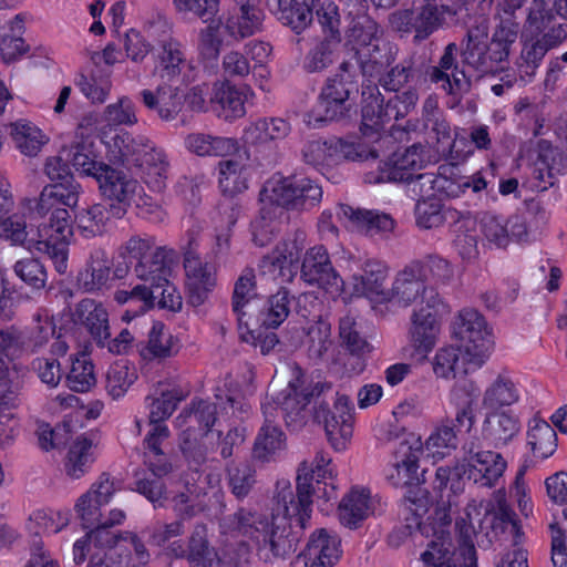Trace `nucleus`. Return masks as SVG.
Segmentation results:
<instances>
[{"label": "nucleus", "instance_id": "1", "mask_svg": "<svg viewBox=\"0 0 567 567\" xmlns=\"http://www.w3.org/2000/svg\"><path fill=\"white\" fill-rule=\"evenodd\" d=\"M313 474H299L296 493L290 484L282 486L276 496L282 515H272L271 522L260 535V551L265 560L278 564L289 559L297 550L306 523L311 516Z\"/></svg>", "mask_w": 567, "mask_h": 567}, {"label": "nucleus", "instance_id": "2", "mask_svg": "<svg viewBox=\"0 0 567 567\" xmlns=\"http://www.w3.org/2000/svg\"><path fill=\"white\" fill-rule=\"evenodd\" d=\"M112 156L122 165L136 168L145 183L161 192L165 187L168 162L147 137L121 132L113 137Z\"/></svg>", "mask_w": 567, "mask_h": 567}, {"label": "nucleus", "instance_id": "3", "mask_svg": "<svg viewBox=\"0 0 567 567\" xmlns=\"http://www.w3.org/2000/svg\"><path fill=\"white\" fill-rule=\"evenodd\" d=\"M288 375L272 379L268 386L267 396L280 409L287 424L305 422V411L308 404L318 400L330 390V382H317L306 385L302 369L297 363L288 364Z\"/></svg>", "mask_w": 567, "mask_h": 567}, {"label": "nucleus", "instance_id": "4", "mask_svg": "<svg viewBox=\"0 0 567 567\" xmlns=\"http://www.w3.org/2000/svg\"><path fill=\"white\" fill-rule=\"evenodd\" d=\"M455 14L456 10L441 0H419L411 8L392 12L389 22L393 31L401 35L414 33L413 42L421 43L446 24V16Z\"/></svg>", "mask_w": 567, "mask_h": 567}, {"label": "nucleus", "instance_id": "5", "mask_svg": "<svg viewBox=\"0 0 567 567\" xmlns=\"http://www.w3.org/2000/svg\"><path fill=\"white\" fill-rule=\"evenodd\" d=\"M470 454L467 463H457L454 467H439L435 473L434 488L442 492L446 488L449 482H452L451 491L453 494H456V483L458 484L460 480L465 475L468 480H474V482L481 480L483 485L492 487L503 475L506 462L499 453L492 451L473 452L471 449Z\"/></svg>", "mask_w": 567, "mask_h": 567}, {"label": "nucleus", "instance_id": "6", "mask_svg": "<svg viewBox=\"0 0 567 567\" xmlns=\"http://www.w3.org/2000/svg\"><path fill=\"white\" fill-rule=\"evenodd\" d=\"M453 336L460 342L463 360L481 367L493 346L484 317L475 309L461 310L453 322Z\"/></svg>", "mask_w": 567, "mask_h": 567}, {"label": "nucleus", "instance_id": "7", "mask_svg": "<svg viewBox=\"0 0 567 567\" xmlns=\"http://www.w3.org/2000/svg\"><path fill=\"white\" fill-rule=\"evenodd\" d=\"M313 409V419L323 424L331 445L342 449L352 435L353 414L349 398L336 392L330 383V390L322 394Z\"/></svg>", "mask_w": 567, "mask_h": 567}, {"label": "nucleus", "instance_id": "8", "mask_svg": "<svg viewBox=\"0 0 567 567\" xmlns=\"http://www.w3.org/2000/svg\"><path fill=\"white\" fill-rule=\"evenodd\" d=\"M457 56L458 45L450 42L444 47L437 64L427 70L431 83L441 84L442 90L455 100V104H460L474 85L473 74L466 71L467 66L458 63Z\"/></svg>", "mask_w": 567, "mask_h": 567}, {"label": "nucleus", "instance_id": "9", "mask_svg": "<svg viewBox=\"0 0 567 567\" xmlns=\"http://www.w3.org/2000/svg\"><path fill=\"white\" fill-rule=\"evenodd\" d=\"M322 188L308 177H282L271 184L269 199L288 210H308L320 204Z\"/></svg>", "mask_w": 567, "mask_h": 567}, {"label": "nucleus", "instance_id": "10", "mask_svg": "<svg viewBox=\"0 0 567 567\" xmlns=\"http://www.w3.org/2000/svg\"><path fill=\"white\" fill-rule=\"evenodd\" d=\"M423 266L420 262H412L400 271L392 285L389 300L408 307L419 298L421 303L429 308L442 306V299L432 287H426L422 279Z\"/></svg>", "mask_w": 567, "mask_h": 567}, {"label": "nucleus", "instance_id": "11", "mask_svg": "<svg viewBox=\"0 0 567 567\" xmlns=\"http://www.w3.org/2000/svg\"><path fill=\"white\" fill-rule=\"evenodd\" d=\"M97 172L100 173L95 179L99 183L102 195L115 202L110 204L112 217L120 219L127 213V208L137 188V182L107 164H102Z\"/></svg>", "mask_w": 567, "mask_h": 567}, {"label": "nucleus", "instance_id": "12", "mask_svg": "<svg viewBox=\"0 0 567 567\" xmlns=\"http://www.w3.org/2000/svg\"><path fill=\"white\" fill-rule=\"evenodd\" d=\"M458 55L463 66L478 73L476 80L496 71L488 48V32L485 24L467 29L458 45Z\"/></svg>", "mask_w": 567, "mask_h": 567}, {"label": "nucleus", "instance_id": "13", "mask_svg": "<svg viewBox=\"0 0 567 567\" xmlns=\"http://www.w3.org/2000/svg\"><path fill=\"white\" fill-rule=\"evenodd\" d=\"M301 278L309 285H317L330 293L343 291V280L333 268L323 246L307 250L301 264Z\"/></svg>", "mask_w": 567, "mask_h": 567}, {"label": "nucleus", "instance_id": "14", "mask_svg": "<svg viewBox=\"0 0 567 567\" xmlns=\"http://www.w3.org/2000/svg\"><path fill=\"white\" fill-rule=\"evenodd\" d=\"M194 244L195 239L190 238L184 251V268L188 302L198 307L208 298L216 285V278L213 268L207 262H202L193 247Z\"/></svg>", "mask_w": 567, "mask_h": 567}, {"label": "nucleus", "instance_id": "15", "mask_svg": "<svg viewBox=\"0 0 567 567\" xmlns=\"http://www.w3.org/2000/svg\"><path fill=\"white\" fill-rule=\"evenodd\" d=\"M421 561L426 567H478L475 547H454L452 539L444 536L429 542Z\"/></svg>", "mask_w": 567, "mask_h": 567}, {"label": "nucleus", "instance_id": "16", "mask_svg": "<svg viewBox=\"0 0 567 567\" xmlns=\"http://www.w3.org/2000/svg\"><path fill=\"white\" fill-rule=\"evenodd\" d=\"M359 131L364 137H378L391 121L384 96L377 84L363 86L360 103Z\"/></svg>", "mask_w": 567, "mask_h": 567}, {"label": "nucleus", "instance_id": "17", "mask_svg": "<svg viewBox=\"0 0 567 567\" xmlns=\"http://www.w3.org/2000/svg\"><path fill=\"white\" fill-rule=\"evenodd\" d=\"M320 0H266L276 19L295 34H301L313 21V10Z\"/></svg>", "mask_w": 567, "mask_h": 567}, {"label": "nucleus", "instance_id": "18", "mask_svg": "<svg viewBox=\"0 0 567 567\" xmlns=\"http://www.w3.org/2000/svg\"><path fill=\"white\" fill-rule=\"evenodd\" d=\"M293 301L295 295L288 288L280 287L277 292L267 297L259 308L250 307L244 315H248V320L260 327L276 329L291 315Z\"/></svg>", "mask_w": 567, "mask_h": 567}, {"label": "nucleus", "instance_id": "19", "mask_svg": "<svg viewBox=\"0 0 567 567\" xmlns=\"http://www.w3.org/2000/svg\"><path fill=\"white\" fill-rule=\"evenodd\" d=\"M446 311V306L437 308L421 307L412 315V327L410 329L411 342L417 354L424 357L435 344L440 331L439 316Z\"/></svg>", "mask_w": 567, "mask_h": 567}, {"label": "nucleus", "instance_id": "20", "mask_svg": "<svg viewBox=\"0 0 567 567\" xmlns=\"http://www.w3.org/2000/svg\"><path fill=\"white\" fill-rule=\"evenodd\" d=\"M80 188L79 183L52 182L42 188L38 198L33 199L34 206L30 207V210L32 214L43 217L56 207L73 209L79 202Z\"/></svg>", "mask_w": 567, "mask_h": 567}, {"label": "nucleus", "instance_id": "21", "mask_svg": "<svg viewBox=\"0 0 567 567\" xmlns=\"http://www.w3.org/2000/svg\"><path fill=\"white\" fill-rule=\"evenodd\" d=\"M115 488L107 474L103 473L99 483L83 494L75 504V511L82 522L83 528H91L100 522V507L110 502Z\"/></svg>", "mask_w": 567, "mask_h": 567}, {"label": "nucleus", "instance_id": "22", "mask_svg": "<svg viewBox=\"0 0 567 567\" xmlns=\"http://www.w3.org/2000/svg\"><path fill=\"white\" fill-rule=\"evenodd\" d=\"M341 214L351 223L359 233L369 236H382L392 233L395 227L394 219L386 213L340 205Z\"/></svg>", "mask_w": 567, "mask_h": 567}, {"label": "nucleus", "instance_id": "23", "mask_svg": "<svg viewBox=\"0 0 567 567\" xmlns=\"http://www.w3.org/2000/svg\"><path fill=\"white\" fill-rule=\"evenodd\" d=\"M141 96L143 104L165 122L176 120L183 109L182 92L178 86L163 83L154 91L143 90Z\"/></svg>", "mask_w": 567, "mask_h": 567}, {"label": "nucleus", "instance_id": "24", "mask_svg": "<svg viewBox=\"0 0 567 567\" xmlns=\"http://www.w3.org/2000/svg\"><path fill=\"white\" fill-rule=\"evenodd\" d=\"M341 540L321 528L312 534L306 549L300 555L308 567H333L341 556Z\"/></svg>", "mask_w": 567, "mask_h": 567}, {"label": "nucleus", "instance_id": "25", "mask_svg": "<svg viewBox=\"0 0 567 567\" xmlns=\"http://www.w3.org/2000/svg\"><path fill=\"white\" fill-rule=\"evenodd\" d=\"M73 320L87 329L97 346H105L111 333L109 313L101 302L90 298L81 300L75 307Z\"/></svg>", "mask_w": 567, "mask_h": 567}, {"label": "nucleus", "instance_id": "26", "mask_svg": "<svg viewBox=\"0 0 567 567\" xmlns=\"http://www.w3.org/2000/svg\"><path fill=\"white\" fill-rule=\"evenodd\" d=\"M111 260L103 249L91 252L84 267L78 271L75 286L83 292H96L102 290L110 280Z\"/></svg>", "mask_w": 567, "mask_h": 567}, {"label": "nucleus", "instance_id": "27", "mask_svg": "<svg viewBox=\"0 0 567 567\" xmlns=\"http://www.w3.org/2000/svg\"><path fill=\"white\" fill-rule=\"evenodd\" d=\"M353 278L357 295L378 301L389 300L390 291L386 289L388 267L382 261L367 260L362 274Z\"/></svg>", "mask_w": 567, "mask_h": 567}, {"label": "nucleus", "instance_id": "28", "mask_svg": "<svg viewBox=\"0 0 567 567\" xmlns=\"http://www.w3.org/2000/svg\"><path fill=\"white\" fill-rule=\"evenodd\" d=\"M411 445L408 441H402L395 451L398 457H401L386 475L388 481L394 486H412L414 481L419 482L417 468L419 458L422 454V446L419 441Z\"/></svg>", "mask_w": 567, "mask_h": 567}, {"label": "nucleus", "instance_id": "29", "mask_svg": "<svg viewBox=\"0 0 567 567\" xmlns=\"http://www.w3.org/2000/svg\"><path fill=\"white\" fill-rule=\"evenodd\" d=\"M181 549L179 557L186 558L190 567H216L219 564V555L208 539L207 527L198 524L194 527L187 548Z\"/></svg>", "mask_w": 567, "mask_h": 567}, {"label": "nucleus", "instance_id": "30", "mask_svg": "<svg viewBox=\"0 0 567 567\" xmlns=\"http://www.w3.org/2000/svg\"><path fill=\"white\" fill-rule=\"evenodd\" d=\"M175 258L176 252L173 249L158 247L153 254H148L137 261L134 272L140 279L155 286L158 282L166 281Z\"/></svg>", "mask_w": 567, "mask_h": 567}, {"label": "nucleus", "instance_id": "31", "mask_svg": "<svg viewBox=\"0 0 567 567\" xmlns=\"http://www.w3.org/2000/svg\"><path fill=\"white\" fill-rule=\"evenodd\" d=\"M360 89V78L355 65L350 61H343L338 72L328 78L321 87V93L355 102Z\"/></svg>", "mask_w": 567, "mask_h": 567}, {"label": "nucleus", "instance_id": "32", "mask_svg": "<svg viewBox=\"0 0 567 567\" xmlns=\"http://www.w3.org/2000/svg\"><path fill=\"white\" fill-rule=\"evenodd\" d=\"M357 114L355 102L334 97L326 93L318 96V101L311 111V117L317 123L323 122H350Z\"/></svg>", "mask_w": 567, "mask_h": 567}, {"label": "nucleus", "instance_id": "33", "mask_svg": "<svg viewBox=\"0 0 567 567\" xmlns=\"http://www.w3.org/2000/svg\"><path fill=\"white\" fill-rule=\"evenodd\" d=\"M424 126L435 135L437 150L447 153L453 159L460 157L455 151V140H452V127L442 112L439 111L436 104L426 101L424 104Z\"/></svg>", "mask_w": 567, "mask_h": 567}, {"label": "nucleus", "instance_id": "34", "mask_svg": "<svg viewBox=\"0 0 567 567\" xmlns=\"http://www.w3.org/2000/svg\"><path fill=\"white\" fill-rule=\"evenodd\" d=\"M538 162L543 167L535 171V177L549 186H554L557 176L567 171V157L547 140L537 143Z\"/></svg>", "mask_w": 567, "mask_h": 567}, {"label": "nucleus", "instance_id": "35", "mask_svg": "<svg viewBox=\"0 0 567 567\" xmlns=\"http://www.w3.org/2000/svg\"><path fill=\"white\" fill-rule=\"evenodd\" d=\"M353 59L362 76L369 79L380 78L393 60L385 48L372 42L355 49Z\"/></svg>", "mask_w": 567, "mask_h": 567}, {"label": "nucleus", "instance_id": "36", "mask_svg": "<svg viewBox=\"0 0 567 567\" xmlns=\"http://www.w3.org/2000/svg\"><path fill=\"white\" fill-rule=\"evenodd\" d=\"M187 148L198 156H228L239 148L235 138L193 133L185 138Z\"/></svg>", "mask_w": 567, "mask_h": 567}, {"label": "nucleus", "instance_id": "37", "mask_svg": "<svg viewBox=\"0 0 567 567\" xmlns=\"http://www.w3.org/2000/svg\"><path fill=\"white\" fill-rule=\"evenodd\" d=\"M519 24L512 19L502 20L488 41L491 56L495 68L508 61L512 48L517 43Z\"/></svg>", "mask_w": 567, "mask_h": 567}, {"label": "nucleus", "instance_id": "38", "mask_svg": "<svg viewBox=\"0 0 567 567\" xmlns=\"http://www.w3.org/2000/svg\"><path fill=\"white\" fill-rule=\"evenodd\" d=\"M520 424L515 415L501 411L491 413L486 420L483 433L495 445L506 444L519 431Z\"/></svg>", "mask_w": 567, "mask_h": 567}, {"label": "nucleus", "instance_id": "39", "mask_svg": "<svg viewBox=\"0 0 567 567\" xmlns=\"http://www.w3.org/2000/svg\"><path fill=\"white\" fill-rule=\"evenodd\" d=\"M290 124L284 118H262L249 125L244 132V138L249 144H264L288 136Z\"/></svg>", "mask_w": 567, "mask_h": 567}, {"label": "nucleus", "instance_id": "40", "mask_svg": "<svg viewBox=\"0 0 567 567\" xmlns=\"http://www.w3.org/2000/svg\"><path fill=\"white\" fill-rule=\"evenodd\" d=\"M153 296H155V286L143 284L135 286L131 290H118L115 292L114 298L118 303H126L128 306L123 319L130 320L154 307L155 300Z\"/></svg>", "mask_w": 567, "mask_h": 567}, {"label": "nucleus", "instance_id": "41", "mask_svg": "<svg viewBox=\"0 0 567 567\" xmlns=\"http://www.w3.org/2000/svg\"><path fill=\"white\" fill-rule=\"evenodd\" d=\"M527 440L534 456L542 460L551 456L557 449V434L544 420H533Z\"/></svg>", "mask_w": 567, "mask_h": 567}, {"label": "nucleus", "instance_id": "42", "mask_svg": "<svg viewBox=\"0 0 567 567\" xmlns=\"http://www.w3.org/2000/svg\"><path fill=\"white\" fill-rule=\"evenodd\" d=\"M141 355L145 360L166 359L177 353L175 349L174 337L165 331V326L161 321L153 322L148 332L147 344L141 349Z\"/></svg>", "mask_w": 567, "mask_h": 567}, {"label": "nucleus", "instance_id": "43", "mask_svg": "<svg viewBox=\"0 0 567 567\" xmlns=\"http://www.w3.org/2000/svg\"><path fill=\"white\" fill-rule=\"evenodd\" d=\"M369 494L350 492L339 504V517L343 526L355 529L369 515Z\"/></svg>", "mask_w": 567, "mask_h": 567}, {"label": "nucleus", "instance_id": "44", "mask_svg": "<svg viewBox=\"0 0 567 567\" xmlns=\"http://www.w3.org/2000/svg\"><path fill=\"white\" fill-rule=\"evenodd\" d=\"M285 445V434L266 419L264 426L255 440L252 457L260 462H268Z\"/></svg>", "mask_w": 567, "mask_h": 567}, {"label": "nucleus", "instance_id": "45", "mask_svg": "<svg viewBox=\"0 0 567 567\" xmlns=\"http://www.w3.org/2000/svg\"><path fill=\"white\" fill-rule=\"evenodd\" d=\"M257 296L255 274L252 270H248L235 282L231 298L233 311L238 315L239 320L243 317L248 318V315L244 313L248 312L250 307L257 309L259 305Z\"/></svg>", "mask_w": 567, "mask_h": 567}, {"label": "nucleus", "instance_id": "46", "mask_svg": "<svg viewBox=\"0 0 567 567\" xmlns=\"http://www.w3.org/2000/svg\"><path fill=\"white\" fill-rule=\"evenodd\" d=\"M231 494L239 501L246 498L256 484V470L248 462H231L226 467Z\"/></svg>", "mask_w": 567, "mask_h": 567}, {"label": "nucleus", "instance_id": "47", "mask_svg": "<svg viewBox=\"0 0 567 567\" xmlns=\"http://www.w3.org/2000/svg\"><path fill=\"white\" fill-rule=\"evenodd\" d=\"M161 78L174 79L182 72V66L186 63V55L182 44L168 39L161 43V50L157 53Z\"/></svg>", "mask_w": 567, "mask_h": 567}, {"label": "nucleus", "instance_id": "48", "mask_svg": "<svg viewBox=\"0 0 567 567\" xmlns=\"http://www.w3.org/2000/svg\"><path fill=\"white\" fill-rule=\"evenodd\" d=\"M416 224L424 229L441 226L446 219L456 220V212L444 208L443 204L435 198L419 200L415 206Z\"/></svg>", "mask_w": 567, "mask_h": 567}, {"label": "nucleus", "instance_id": "49", "mask_svg": "<svg viewBox=\"0 0 567 567\" xmlns=\"http://www.w3.org/2000/svg\"><path fill=\"white\" fill-rule=\"evenodd\" d=\"M92 440L79 436L71 445L65 463L66 474L72 478H80L93 462Z\"/></svg>", "mask_w": 567, "mask_h": 567}, {"label": "nucleus", "instance_id": "50", "mask_svg": "<svg viewBox=\"0 0 567 567\" xmlns=\"http://www.w3.org/2000/svg\"><path fill=\"white\" fill-rule=\"evenodd\" d=\"M110 217H112L110 207L107 208L103 204H94L82 209L76 215V221L84 236L93 238L104 234L105 225Z\"/></svg>", "mask_w": 567, "mask_h": 567}, {"label": "nucleus", "instance_id": "51", "mask_svg": "<svg viewBox=\"0 0 567 567\" xmlns=\"http://www.w3.org/2000/svg\"><path fill=\"white\" fill-rule=\"evenodd\" d=\"M69 241L61 240L54 236H47L45 238L30 239L28 249H35L40 252L47 254L53 261L55 270L59 274H64L68 269V249Z\"/></svg>", "mask_w": 567, "mask_h": 567}, {"label": "nucleus", "instance_id": "52", "mask_svg": "<svg viewBox=\"0 0 567 567\" xmlns=\"http://www.w3.org/2000/svg\"><path fill=\"white\" fill-rule=\"evenodd\" d=\"M61 154L66 156V161L71 162L76 171H81L84 175L94 178L100 173L97 172L99 167L103 164L94 161L90 145L84 142H76L70 146H64L61 150Z\"/></svg>", "mask_w": 567, "mask_h": 567}, {"label": "nucleus", "instance_id": "53", "mask_svg": "<svg viewBox=\"0 0 567 567\" xmlns=\"http://www.w3.org/2000/svg\"><path fill=\"white\" fill-rule=\"evenodd\" d=\"M341 42L322 39L305 56L303 69L309 73L322 72L333 63V53Z\"/></svg>", "mask_w": 567, "mask_h": 567}, {"label": "nucleus", "instance_id": "54", "mask_svg": "<svg viewBox=\"0 0 567 567\" xmlns=\"http://www.w3.org/2000/svg\"><path fill=\"white\" fill-rule=\"evenodd\" d=\"M518 400L517 390L514 383L502 375L485 391L483 404L489 409H498L511 405Z\"/></svg>", "mask_w": 567, "mask_h": 567}, {"label": "nucleus", "instance_id": "55", "mask_svg": "<svg viewBox=\"0 0 567 567\" xmlns=\"http://www.w3.org/2000/svg\"><path fill=\"white\" fill-rule=\"evenodd\" d=\"M260 2L261 0H238L240 11L238 33L240 38L250 37L260 30L265 18Z\"/></svg>", "mask_w": 567, "mask_h": 567}, {"label": "nucleus", "instance_id": "56", "mask_svg": "<svg viewBox=\"0 0 567 567\" xmlns=\"http://www.w3.org/2000/svg\"><path fill=\"white\" fill-rule=\"evenodd\" d=\"M96 382L93 363L84 355L72 361L66 384L74 392H86Z\"/></svg>", "mask_w": 567, "mask_h": 567}, {"label": "nucleus", "instance_id": "57", "mask_svg": "<svg viewBox=\"0 0 567 567\" xmlns=\"http://www.w3.org/2000/svg\"><path fill=\"white\" fill-rule=\"evenodd\" d=\"M213 101L218 103L225 113V118H236L245 114L243 94L228 82L216 89Z\"/></svg>", "mask_w": 567, "mask_h": 567}, {"label": "nucleus", "instance_id": "58", "mask_svg": "<svg viewBox=\"0 0 567 567\" xmlns=\"http://www.w3.org/2000/svg\"><path fill=\"white\" fill-rule=\"evenodd\" d=\"M16 275L32 289H43L48 274L42 262L37 258H25L16 262Z\"/></svg>", "mask_w": 567, "mask_h": 567}, {"label": "nucleus", "instance_id": "59", "mask_svg": "<svg viewBox=\"0 0 567 567\" xmlns=\"http://www.w3.org/2000/svg\"><path fill=\"white\" fill-rule=\"evenodd\" d=\"M268 519L246 508H239L231 519V526L244 536L259 540L260 535L268 525Z\"/></svg>", "mask_w": 567, "mask_h": 567}, {"label": "nucleus", "instance_id": "60", "mask_svg": "<svg viewBox=\"0 0 567 567\" xmlns=\"http://www.w3.org/2000/svg\"><path fill=\"white\" fill-rule=\"evenodd\" d=\"M316 16L322 28L323 39L341 42V18L338 6L331 1L322 3L316 8Z\"/></svg>", "mask_w": 567, "mask_h": 567}, {"label": "nucleus", "instance_id": "61", "mask_svg": "<svg viewBox=\"0 0 567 567\" xmlns=\"http://www.w3.org/2000/svg\"><path fill=\"white\" fill-rule=\"evenodd\" d=\"M546 53L545 47H542L536 40H526L523 44L520 55L516 61L519 73L533 76Z\"/></svg>", "mask_w": 567, "mask_h": 567}, {"label": "nucleus", "instance_id": "62", "mask_svg": "<svg viewBox=\"0 0 567 567\" xmlns=\"http://www.w3.org/2000/svg\"><path fill=\"white\" fill-rule=\"evenodd\" d=\"M339 330L342 344L351 354L362 355L371 351V346L360 334L352 318L346 317L341 319Z\"/></svg>", "mask_w": 567, "mask_h": 567}, {"label": "nucleus", "instance_id": "63", "mask_svg": "<svg viewBox=\"0 0 567 567\" xmlns=\"http://www.w3.org/2000/svg\"><path fill=\"white\" fill-rule=\"evenodd\" d=\"M42 231L47 236H54L61 240H70L73 235L72 217L70 212L64 207H56L52 209L49 224L40 229V237H43Z\"/></svg>", "mask_w": 567, "mask_h": 567}, {"label": "nucleus", "instance_id": "64", "mask_svg": "<svg viewBox=\"0 0 567 567\" xmlns=\"http://www.w3.org/2000/svg\"><path fill=\"white\" fill-rule=\"evenodd\" d=\"M413 76L414 70L411 62L404 61L383 73L378 79V82L385 91L398 93L411 81Z\"/></svg>", "mask_w": 567, "mask_h": 567}]
</instances>
